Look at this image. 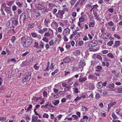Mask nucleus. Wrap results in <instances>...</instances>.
I'll return each instance as SVG.
<instances>
[{
	"instance_id": "nucleus-1",
	"label": "nucleus",
	"mask_w": 122,
	"mask_h": 122,
	"mask_svg": "<svg viewBox=\"0 0 122 122\" xmlns=\"http://www.w3.org/2000/svg\"><path fill=\"white\" fill-rule=\"evenodd\" d=\"M21 43L23 47L27 48L29 47L34 41L33 39L30 36L26 37L23 36L21 38Z\"/></svg>"
},
{
	"instance_id": "nucleus-2",
	"label": "nucleus",
	"mask_w": 122,
	"mask_h": 122,
	"mask_svg": "<svg viewBox=\"0 0 122 122\" xmlns=\"http://www.w3.org/2000/svg\"><path fill=\"white\" fill-rule=\"evenodd\" d=\"M18 21L14 18H12L9 21L8 23L9 27H8L9 31L11 32V33L13 34L15 33V31L14 29L13 26L14 25H16L18 24Z\"/></svg>"
},
{
	"instance_id": "nucleus-3",
	"label": "nucleus",
	"mask_w": 122,
	"mask_h": 122,
	"mask_svg": "<svg viewBox=\"0 0 122 122\" xmlns=\"http://www.w3.org/2000/svg\"><path fill=\"white\" fill-rule=\"evenodd\" d=\"M31 73L27 72L25 73L24 77L23 78L22 80L24 82L28 81H29L31 77Z\"/></svg>"
},
{
	"instance_id": "nucleus-4",
	"label": "nucleus",
	"mask_w": 122,
	"mask_h": 122,
	"mask_svg": "<svg viewBox=\"0 0 122 122\" xmlns=\"http://www.w3.org/2000/svg\"><path fill=\"white\" fill-rule=\"evenodd\" d=\"M26 14L23 13L20 15L19 22L20 24L24 22L25 20H26Z\"/></svg>"
},
{
	"instance_id": "nucleus-5",
	"label": "nucleus",
	"mask_w": 122,
	"mask_h": 122,
	"mask_svg": "<svg viewBox=\"0 0 122 122\" xmlns=\"http://www.w3.org/2000/svg\"><path fill=\"white\" fill-rule=\"evenodd\" d=\"M86 64L85 62L83 60H81L79 64V69H82L84 66Z\"/></svg>"
},
{
	"instance_id": "nucleus-6",
	"label": "nucleus",
	"mask_w": 122,
	"mask_h": 122,
	"mask_svg": "<svg viewBox=\"0 0 122 122\" xmlns=\"http://www.w3.org/2000/svg\"><path fill=\"white\" fill-rule=\"evenodd\" d=\"M70 30L68 28H66L62 32V34L63 35H67L70 33Z\"/></svg>"
},
{
	"instance_id": "nucleus-7",
	"label": "nucleus",
	"mask_w": 122,
	"mask_h": 122,
	"mask_svg": "<svg viewBox=\"0 0 122 122\" xmlns=\"http://www.w3.org/2000/svg\"><path fill=\"white\" fill-rule=\"evenodd\" d=\"M36 8L38 10H42L45 8V6L41 4H37L36 5Z\"/></svg>"
},
{
	"instance_id": "nucleus-8",
	"label": "nucleus",
	"mask_w": 122,
	"mask_h": 122,
	"mask_svg": "<svg viewBox=\"0 0 122 122\" xmlns=\"http://www.w3.org/2000/svg\"><path fill=\"white\" fill-rule=\"evenodd\" d=\"M88 117L87 116H84L82 118H81L79 122H87Z\"/></svg>"
},
{
	"instance_id": "nucleus-9",
	"label": "nucleus",
	"mask_w": 122,
	"mask_h": 122,
	"mask_svg": "<svg viewBox=\"0 0 122 122\" xmlns=\"http://www.w3.org/2000/svg\"><path fill=\"white\" fill-rule=\"evenodd\" d=\"M87 80V77L86 76H81L79 77V81L81 82L85 81Z\"/></svg>"
},
{
	"instance_id": "nucleus-10",
	"label": "nucleus",
	"mask_w": 122,
	"mask_h": 122,
	"mask_svg": "<svg viewBox=\"0 0 122 122\" xmlns=\"http://www.w3.org/2000/svg\"><path fill=\"white\" fill-rule=\"evenodd\" d=\"M50 92V91L49 90L45 89L43 93V96L44 97H47L48 94Z\"/></svg>"
},
{
	"instance_id": "nucleus-11",
	"label": "nucleus",
	"mask_w": 122,
	"mask_h": 122,
	"mask_svg": "<svg viewBox=\"0 0 122 122\" xmlns=\"http://www.w3.org/2000/svg\"><path fill=\"white\" fill-rule=\"evenodd\" d=\"M88 78L89 79H92L93 80H95L97 79V77L94 75L90 74L88 76Z\"/></svg>"
},
{
	"instance_id": "nucleus-12",
	"label": "nucleus",
	"mask_w": 122,
	"mask_h": 122,
	"mask_svg": "<svg viewBox=\"0 0 122 122\" xmlns=\"http://www.w3.org/2000/svg\"><path fill=\"white\" fill-rule=\"evenodd\" d=\"M64 13L65 12L64 11L59 10L57 14L61 16V18H62L63 17V15Z\"/></svg>"
},
{
	"instance_id": "nucleus-13",
	"label": "nucleus",
	"mask_w": 122,
	"mask_h": 122,
	"mask_svg": "<svg viewBox=\"0 0 122 122\" xmlns=\"http://www.w3.org/2000/svg\"><path fill=\"white\" fill-rule=\"evenodd\" d=\"M51 26L54 27H57L58 26V23L55 21L53 20L51 24Z\"/></svg>"
},
{
	"instance_id": "nucleus-14",
	"label": "nucleus",
	"mask_w": 122,
	"mask_h": 122,
	"mask_svg": "<svg viewBox=\"0 0 122 122\" xmlns=\"http://www.w3.org/2000/svg\"><path fill=\"white\" fill-rule=\"evenodd\" d=\"M87 86L89 89L91 90H93L94 87V84L91 83L88 84Z\"/></svg>"
},
{
	"instance_id": "nucleus-15",
	"label": "nucleus",
	"mask_w": 122,
	"mask_h": 122,
	"mask_svg": "<svg viewBox=\"0 0 122 122\" xmlns=\"http://www.w3.org/2000/svg\"><path fill=\"white\" fill-rule=\"evenodd\" d=\"M63 61L65 63H68L70 61V57L68 56L65 58L63 60Z\"/></svg>"
},
{
	"instance_id": "nucleus-16",
	"label": "nucleus",
	"mask_w": 122,
	"mask_h": 122,
	"mask_svg": "<svg viewBox=\"0 0 122 122\" xmlns=\"http://www.w3.org/2000/svg\"><path fill=\"white\" fill-rule=\"evenodd\" d=\"M102 82V81H100L98 82L97 85V87L98 88H101L103 87Z\"/></svg>"
},
{
	"instance_id": "nucleus-17",
	"label": "nucleus",
	"mask_w": 122,
	"mask_h": 122,
	"mask_svg": "<svg viewBox=\"0 0 122 122\" xmlns=\"http://www.w3.org/2000/svg\"><path fill=\"white\" fill-rule=\"evenodd\" d=\"M59 103V100H54L52 101V103L55 106H57Z\"/></svg>"
},
{
	"instance_id": "nucleus-18",
	"label": "nucleus",
	"mask_w": 122,
	"mask_h": 122,
	"mask_svg": "<svg viewBox=\"0 0 122 122\" xmlns=\"http://www.w3.org/2000/svg\"><path fill=\"white\" fill-rule=\"evenodd\" d=\"M16 4L19 7H23V3H20L19 1H16Z\"/></svg>"
},
{
	"instance_id": "nucleus-19",
	"label": "nucleus",
	"mask_w": 122,
	"mask_h": 122,
	"mask_svg": "<svg viewBox=\"0 0 122 122\" xmlns=\"http://www.w3.org/2000/svg\"><path fill=\"white\" fill-rule=\"evenodd\" d=\"M73 53L76 56H78L80 54V51L79 50H75L74 52Z\"/></svg>"
},
{
	"instance_id": "nucleus-20",
	"label": "nucleus",
	"mask_w": 122,
	"mask_h": 122,
	"mask_svg": "<svg viewBox=\"0 0 122 122\" xmlns=\"http://www.w3.org/2000/svg\"><path fill=\"white\" fill-rule=\"evenodd\" d=\"M85 15H84L83 16H81L79 18V20L81 22H83L84 21L85 19L83 16H84Z\"/></svg>"
},
{
	"instance_id": "nucleus-21",
	"label": "nucleus",
	"mask_w": 122,
	"mask_h": 122,
	"mask_svg": "<svg viewBox=\"0 0 122 122\" xmlns=\"http://www.w3.org/2000/svg\"><path fill=\"white\" fill-rule=\"evenodd\" d=\"M120 44L121 43L120 41H116L115 42V43L114 45V46L115 47H117L118 46L120 45Z\"/></svg>"
},
{
	"instance_id": "nucleus-22",
	"label": "nucleus",
	"mask_w": 122,
	"mask_h": 122,
	"mask_svg": "<svg viewBox=\"0 0 122 122\" xmlns=\"http://www.w3.org/2000/svg\"><path fill=\"white\" fill-rule=\"evenodd\" d=\"M93 14L96 17L95 18V19H96L97 20H99L100 18L98 17L99 15H97V13L96 12H94Z\"/></svg>"
},
{
	"instance_id": "nucleus-23",
	"label": "nucleus",
	"mask_w": 122,
	"mask_h": 122,
	"mask_svg": "<svg viewBox=\"0 0 122 122\" xmlns=\"http://www.w3.org/2000/svg\"><path fill=\"white\" fill-rule=\"evenodd\" d=\"M116 103V102H111L108 104V108H110L111 107L115 105Z\"/></svg>"
},
{
	"instance_id": "nucleus-24",
	"label": "nucleus",
	"mask_w": 122,
	"mask_h": 122,
	"mask_svg": "<svg viewBox=\"0 0 122 122\" xmlns=\"http://www.w3.org/2000/svg\"><path fill=\"white\" fill-rule=\"evenodd\" d=\"M105 34L106 36L107 39L109 38H111V34L108 33H105Z\"/></svg>"
},
{
	"instance_id": "nucleus-25",
	"label": "nucleus",
	"mask_w": 122,
	"mask_h": 122,
	"mask_svg": "<svg viewBox=\"0 0 122 122\" xmlns=\"http://www.w3.org/2000/svg\"><path fill=\"white\" fill-rule=\"evenodd\" d=\"M71 117L73 118L74 120H77L79 119L78 116L75 115H73Z\"/></svg>"
},
{
	"instance_id": "nucleus-26",
	"label": "nucleus",
	"mask_w": 122,
	"mask_h": 122,
	"mask_svg": "<svg viewBox=\"0 0 122 122\" xmlns=\"http://www.w3.org/2000/svg\"><path fill=\"white\" fill-rule=\"evenodd\" d=\"M34 47L38 48H39L38 46V43L35 40H34Z\"/></svg>"
},
{
	"instance_id": "nucleus-27",
	"label": "nucleus",
	"mask_w": 122,
	"mask_h": 122,
	"mask_svg": "<svg viewBox=\"0 0 122 122\" xmlns=\"http://www.w3.org/2000/svg\"><path fill=\"white\" fill-rule=\"evenodd\" d=\"M34 26V25L33 24H30L29 25L27 29L28 30H30L33 28Z\"/></svg>"
},
{
	"instance_id": "nucleus-28",
	"label": "nucleus",
	"mask_w": 122,
	"mask_h": 122,
	"mask_svg": "<svg viewBox=\"0 0 122 122\" xmlns=\"http://www.w3.org/2000/svg\"><path fill=\"white\" fill-rule=\"evenodd\" d=\"M38 65V63H36L33 66V67L34 68L35 70H37L39 68V66H37V65Z\"/></svg>"
},
{
	"instance_id": "nucleus-29",
	"label": "nucleus",
	"mask_w": 122,
	"mask_h": 122,
	"mask_svg": "<svg viewBox=\"0 0 122 122\" xmlns=\"http://www.w3.org/2000/svg\"><path fill=\"white\" fill-rule=\"evenodd\" d=\"M29 107H28L27 109L26 112H28L31 110L32 107V105H29Z\"/></svg>"
},
{
	"instance_id": "nucleus-30",
	"label": "nucleus",
	"mask_w": 122,
	"mask_h": 122,
	"mask_svg": "<svg viewBox=\"0 0 122 122\" xmlns=\"http://www.w3.org/2000/svg\"><path fill=\"white\" fill-rule=\"evenodd\" d=\"M112 116L113 118L114 119H118V118L115 114L113 113H112Z\"/></svg>"
},
{
	"instance_id": "nucleus-31",
	"label": "nucleus",
	"mask_w": 122,
	"mask_h": 122,
	"mask_svg": "<svg viewBox=\"0 0 122 122\" xmlns=\"http://www.w3.org/2000/svg\"><path fill=\"white\" fill-rule=\"evenodd\" d=\"M41 98L40 97H35L33 98V99L35 101H37L38 100H40Z\"/></svg>"
},
{
	"instance_id": "nucleus-32",
	"label": "nucleus",
	"mask_w": 122,
	"mask_h": 122,
	"mask_svg": "<svg viewBox=\"0 0 122 122\" xmlns=\"http://www.w3.org/2000/svg\"><path fill=\"white\" fill-rule=\"evenodd\" d=\"M113 44V41H111L108 42L107 43L108 45L111 46Z\"/></svg>"
},
{
	"instance_id": "nucleus-33",
	"label": "nucleus",
	"mask_w": 122,
	"mask_h": 122,
	"mask_svg": "<svg viewBox=\"0 0 122 122\" xmlns=\"http://www.w3.org/2000/svg\"><path fill=\"white\" fill-rule=\"evenodd\" d=\"M81 109L83 111H88V109L87 108L84 106H82L81 108Z\"/></svg>"
},
{
	"instance_id": "nucleus-34",
	"label": "nucleus",
	"mask_w": 122,
	"mask_h": 122,
	"mask_svg": "<svg viewBox=\"0 0 122 122\" xmlns=\"http://www.w3.org/2000/svg\"><path fill=\"white\" fill-rule=\"evenodd\" d=\"M16 38L15 37V36H13L11 38V42L13 43H14L15 42V41Z\"/></svg>"
},
{
	"instance_id": "nucleus-35",
	"label": "nucleus",
	"mask_w": 122,
	"mask_h": 122,
	"mask_svg": "<svg viewBox=\"0 0 122 122\" xmlns=\"http://www.w3.org/2000/svg\"><path fill=\"white\" fill-rule=\"evenodd\" d=\"M49 44L51 46H52L54 44V41L53 40H51L49 42Z\"/></svg>"
},
{
	"instance_id": "nucleus-36",
	"label": "nucleus",
	"mask_w": 122,
	"mask_h": 122,
	"mask_svg": "<svg viewBox=\"0 0 122 122\" xmlns=\"http://www.w3.org/2000/svg\"><path fill=\"white\" fill-rule=\"evenodd\" d=\"M98 49H94L92 48H90L89 49V50L90 51H97V50H98Z\"/></svg>"
},
{
	"instance_id": "nucleus-37",
	"label": "nucleus",
	"mask_w": 122,
	"mask_h": 122,
	"mask_svg": "<svg viewBox=\"0 0 122 122\" xmlns=\"http://www.w3.org/2000/svg\"><path fill=\"white\" fill-rule=\"evenodd\" d=\"M29 53V51H26L24 53H22L21 54V56L22 57H24L25 56H26Z\"/></svg>"
},
{
	"instance_id": "nucleus-38",
	"label": "nucleus",
	"mask_w": 122,
	"mask_h": 122,
	"mask_svg": "<svg viewBox=\"0 0 122 122\" xmlns=\"http://www.w3.org/2000/svg\"><path fill=\"white\" fill-rule=\"evenodd\" d=\"M114 85L113 83L110 84L109 85V87L110 88H113L114 87Z\"/></svg>"
},
{
	"instance_id": "nucleus-39",
	"label": "nucleus",
	"mask_w": 122,
	"mask_h": 122,
	"mask_svg": "<svg viewBox=\"0 0 122 122\" xmlns=\"http://www.w3.org/2000/svg\"><path fill=\"white\" fill-rule=\"evenodd\" d=\"M101 37L104 39H106L107 38L105 34V33L102 34L101 36Z\"/></svg>"
},
{
	"instance_id": "nucleus-40",
	"label": "nucleus",
	"mask_w": 122,
	"mask_h": 122,
	"mask_svg": "<svg viewBox=\"0 0 122 122\" xmlns=\"http://www.w3.org/2000/svg\"><path fill=\"white\" fill-rule=\"evenodd\" d=\"M31 35L33 37L35 38L36 37V34L34 32H33L31 33Z\"/></svg>"
},
{
	"instance_id": "nucleus-41",
	"label": "nucleus",
	"mask_w": 122,
	"mask_h": 122,
	"mask_svg": "<svg viewBox=\"0 0 122 122\" xmlns=\"http://www.w3.org/2000/svg\"><path fill=\"white\" fill-rule=\"evenodd\" d=\"M38 117H35L33 118H32V120L34 122H36V121L37 120Z\"/></svg>"
},
{
	"instance_id": "nucleus-42",
	"label": "nucleus",
	"mask_w": 122,
	"mask_h": 122,
	"mask_svg": "<svg viewBox=\"0 0 122 122\" xmlns=\"http://www.w3.org/2000/svg\"><path fill=\"white\" fill-rule=\"evenodd\" d=\"M94 25V23L93 22H91L90 23L89 26L90 27H93Z\"/></svg>"
},
{
	"instance_id": "nucleus-43",
	"label": "nucleus",
	"mask_w": 122,
	"mask_h": 122,
	"mask_svg": "<svg viewBox=\"0 0 122 122\" xmlns=\"http://www.w3.org/2000/svg\"><path fill=\"white\" fill-rule=\"evenodd\" d=\"M81 98V97H77L74 100L75 101V102H76L78 100H80Z\"/></svg>"
},
{
	"instance_id": "nucleus-44",
	"label": "nucleus",
	"mask_w": 122,
	"mask_h": 122,
	"mask_svg": "<svg viewBox=\"0 0 122 122\" xmlns=\"http://www.w3.org/2000/svg\"><path fill=\"white\" fill-rule=\"evenodd\" d=\"M12 61L14 63H15L16 62V60L14 58H12L11 59H9L8 60V61Z\"/></svg>"
},
{
	"instance_id": "nucleus-45",
	"label": "nucleus",
	"mask_w": 122,
	"mask_h": 122,
	"mask_svg": "<svg viewBox=\"0 0 122 122\" xmlns=\"http://www.w3.org/2000/svg\"><path fill=\"white\" fill-rule=\"evenodd\" d=\"M49 20L47 19H45L44 21V23L45 24V25H46L47 26L48 23H49Z\"/></svg>"
},
{
	"instance_id": "nucleus-46",
	"label": "nucleus",
	"mask_w": 122,
	"mask_h": 122,
	"mask_svg": "<svg viewBox=\"0 0 122 122\" xmlns=\"http://www.w3.org/2000/svg\"><path fill=\"white\" fill-rule=\"evenodd\" d=\"M83 41L82 40L81 41L78 42V44L79 46H81L83 44Z\"/></svg>"
},
{
	"instance_id": "nucleus-47",
	"label": "nucleus",
	"mask_w": 122,
	"mask_h": 122,
	"mask_svg": "<svg viewBox=\"0 0 122 122\" xmlns=\"http://www.w3.org/2000/svg\"><path fill=\"white\" fill-rule=\"evenodd\" d=\"M63 39L65 41H68V39L66 35H64Z\"/></svg>"
},
{
	"instance_id": "nucleus-48",
	"label": "nucleus",
	"mask_w": 122,
	"mask_h": 122,
	"mask_svg": "<svg viewBox=\"0 0 122 122\" xmlns=\"http://www.w3.org/2000/svg\"><path fill=\"white\" fill-rule=\"evenodd\" d=\"M43 117L44 118H47L49 117V115L45 113L43 114Z\"/></svg>"
},
{
	"instance_id": "nucleus-49",
	"label": "nucleus",
	"mask_w": 122,
	"mask_h": 122,
	"mask_svg": "<svg viewBox=\"0 0 122 122\" xmlns=\"http://www.w3.org/2000/svg\"><path fill=\"white\" fill-rule=\"evenodd\" d=\"M43 40L44 41L46 42H47L48 41V39L46 38V37H43Z\"/></svg>"
},
{
	"instance_id": "nucleus-50",
	"label": "nucleus",
	"mask_w": 122,
	"mask_h": 122,
	"mask_svg": "<svg viewBox=\"0 0 122 122\" xmlns=\"http://www.w3.org/2000/svg\"><path fill=\"white\" fill-rule=\"evenodd\" d=\"M79 90L77 88H75L74 89V92L76 93H78L79 92Z\"/></svg>"
},
{
	"instance_id": "nucleus-51",
	"label": "nucleus",
	"mask_w": 122,
	"mask_h": 122,
	"mask_svg": "<svg viewBox=\"0 0 122 122\" xmlns=\"http://www.w3.org/2000/svg\"><path fill=\"white\" fill-rule=\"evenodd\" d=\"M44 46V43L41 42L40 44V46L42 48H43Z\"/></svg>"
},
{
	"instance_id": "nucleus-52",
	"label": "nucleus",
	"mask_w": 122,
	"mask_h": 122,
	"mask_svg": "<svg viewBox=\"0 0 122 122\" xmlns=\"http://www.w3.org/2000/svg\"><path fill=\"white\" fill-rule=\"evenodd\" d=\"M107 55L109 57L112 58H114V57L113 56L111 53H109L107 54Z\"/></svg>"
},
{
	"instance_id": "nucleus-53",
	"label": "nucleus",
	"mask_w": 122,
	"mask_h": 122,
	"mask_svg": "<svg viewBox=\"0 0 122 122\" xmlns=\"http://www.w3.org/2000/svg\"><path fill=\"white\" fill-rule=\"evenodd\" d=\"M57 10L56 9H53L52 11L53 14H55V13L57 11Z\"/></svg>"
},
{
	"instance_id": "nucleus-54",
	"label": "nucleus",
	"mask_w": 122,
	"mask_h": 122,
	"mask_svg": "<svg viewBox=\"0 0 122 122\" xmlns=\"http://www.w3.org/2000/svg\"><path fill=\"white\" fill-rule=\"evenodd\" d=\"M108 24L109 26H112L114 24L113 23L112 21H111L109 22H108Z\"/></svg>"
},
{
	"instance_id": "nucleus-55",
	"label": "nucleus",
	"mask_w": 122,
	"mask_h": 122,
	"mask_svg": "<svg viewBox=\"0 0 122 122\" xmlns=\"http://www.w3.org/2000/svg\"><path fill=\"white\" fill-rule=\"evenodd\" d=\"M117 92L119 93H122V88H120L117 90Z\"/></svg>"
},
{
	"instance_id": "nucleus-56",
	"label": "nucleus",
	"mask_w": 122,
	"mask_h": 122,
	"mask_svg": "<svg viewBox=\"0 0 122 122\" xmlns=\"http://www.w3.org/2000/svg\"><path fill=\"white\" fill-rule=\"evenodd\" d=\"M102 53L104 54H107L108 52V51L107 50H105L102 51Z\"/></svg>"
},
{
	"instance_id": "nucleus-57",
	"label": "nucleus",
	"mask_w": 122,
	"mask_h": 122,
	"mask_svg": "<svg viewBox=\"0 0 122 122\" xmlns=\"http://www.w3.org/2000/svg\"><path fill=\"white\" fill-rule=\"evenodd\" d=\"M6 118L5 117H0V121L3 122L5 120Z\"/></svg>"
},
{
	"instance_id": "nucleus-58",
	"label": "nucleus",
	"mask_w": 122,
	"mask_h": 122,
	"mask_svg": "<svg viewBox=\"0 0 122 122\" xmlns=\"http://www.w3.org/2000/svg\"><path fill=\"white\" fill-rule=\"evenodd\" d=\"M58 70L57 69H56L54 71L52 72L51 73L52 75H54L55 74L57 73L58 72Z\"/></svg>"
},
{
	"instance_id": "nucleus-59",
	"label": "nucleus",
	"mask_w": 122,
	"mask_h": 122,
	"mask_svg": "<svg viewBox=\"0 0 122 122\" xmlns=\"http://www.w3.org/2000/svg\"><path fill=\"white\" fill-rule=\"evenodd\" d=\"M96 68L97 69L100 70H101L102 69V67L100 65L97 66Z\"/></svg>"
},
{
	"instance_id": "nucleus-60",
	"label": "nucleus",
	"mask_w": 122,
	"mask_h": 122,
	"mask_svg": "<svg viewBox=\"0 0 122 122\" xmlns=\"http://www.w3.org/2000/svg\"><path fill=\"white\" fill-rule=\"evenodd\" d=\"M17 9V7L15 5L13 6L12 7V10L14 11H15Z\"/></svg>"
},
{
	"instance_id": "nucleus-61",
	"label": "nucleus",
	"mask_w": 122,
	"mask_h": 122,
	"mask_svg": "<svg viewBox=\"0 0 122 122\" xmlns=\"http://www.w3.org/2000/svg\"><path fill=\"white\" fill-rule=\"evenodd\" d=\"M100 97V96L99 94L97 93L95 95V98L96 99H99Z\"/></svg>"
},
{
	"instance_id": "nucleus-62",
	"label": "nucleus",
	"mask_w": 122,
	"mask_h": 122,
	"mask_svg": "<svg viewBox=\"0 0 122 122\" xmlns=\"http://www.w3.org/2000/svg\"><path fill=\"white\" fill-rule=\"evenodd\" d=\"M51 35L50 33L49 32L46 33L44 35L45 36H49Z\"/></svg>"
},
{
	"instance_id": "nucleus-63",
	"label": "nucleus",
	"mask_w": 122,
	"mask_h": 122,
	"mask_svg": "<svg viewBox=\"0 0 122 122\" xmlns=\"http://www.w3.org/2000/svg\"><path fill=\"white\" fill-rule=\"evenodd\" d=\"M80 3V1L79 0H78L76 3V4L74 6L75 7H76Z\"/></svg>"
},
{
	"instance_id": "nucleus-64",
	"label": "nucleus",
	"mask_w": 122,
	"mask_h": 122,
	"mask_svg": "<svg viewBox=\"0 0 122 122\" xmlns=\"http://www.w3.org/2000/svg\"><path fill=\"white\" fill-rule=\"evenodd\" d=\"M76 114L78 116V117H79L80 118L81 117L80 116L81 114V113L80 112H78L76 113Z\"/></svg>"
}]
</instances>
